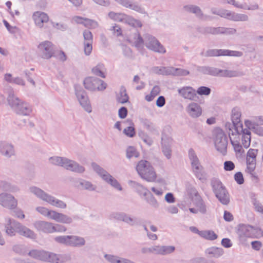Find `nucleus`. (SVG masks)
Segmentation results:
<instances>
[{"instance_id": "f257e3e1", "label": "nucleus", "mask_w": 263, "mask_h": 263, "mask_svg": "<svg viewBox=\"0 0 263 263\" xmlns=\"http://www.w3.org/2000/svg\"><path fill=\"white\" fill-rule=\"evenodd\" d=\"M136 170L139 175L148 181L153 182L156 179V172L153 167L147 161H140L137 165Z\"/></svg>"}, {"instance_id": "f03ea898", "label": "nucleus", "mask_w": 263, "mask_h": 263, "mask_svg": "<svg viewBox=\"0 0 263 263\" xmlns=\"http://www.w3.org/2000/svg\"><path fill=\"white\" fill-rule=\"evenodd\" d=\"M241 112L238 107H235L231 110V135L239 136L243 132V125L241 120Z\"/></svg>"}, {"instance_id": "7ed1b4c3", "label": "nucleus", "mask_w": 263, "mask_h": 263, "mask_svg": "<svg viewBox=\"0 0 263 263\" xmlns=\"http://www.w3.org/2000/svg\"><path fill=\"white\" fill-rule=\"evenodd\" d=\"M213 191L217 198L224 204L229 202L228 192L222 185L221 182L217 179H213L211 182Z\"/></svg>"}, {"instance_id": "20e7f679", "label": "nucleus", "mask_w": 263, "mask_h": 263, "mask_svg": "<svg viewBox=\"0 0 263 263\" xmlns=\"http://www.w3.org/2000/svg\"><path fill=\"white\" fill-rule=\"evenodd\" d=\"M83 84L86 89L91 91H103L107 86V84L104 81L92 77L85 78Z\"/></svg>"}, {"instance_id": "39448f33", "label": "nucleus", "mask_w": 263, "mask_h": 263, "mask_svg": "<svg viewBox=\"0 0 263 263\" xmlns=\"http://www.w3.org/2000/svg\"><path fill=\"white\" fill-rule=\"evenodd\" d=\"M52 163L53 164L61 165L67 170L81 173L84 172L83 167L79 166L76 163L71 160L61 157H55L51 158Z\"/></svg>"}, {"instance_id": "423d86ee", "label": "nucleus", "mask_w": 263, "mask_h": 263, "mask_svg": "<svg viewBox=\"0 0 263 263\" xmlns=\"http://www.w3.org/2000/svg\"><path fill=\"white\" fill-rule=\"evenodd\" d=\"M54 44L49 41L42 42L37 46L38 53L44 59H49L54 56Z\"/></svg>"}, {"instance_id": "0eeeda50", "label": "nucleus", "mask_w": 263, "mask_h": 263, "mask_svg": "<svg viewBox=\"0 0 263 263\" xmlns=\"http://www.w3.org/2000/svg\"><path fill=\"white\" fill-rule=\"evenodd\" d=\"M8 100L10 105L16 108L19 114L27 115L31 112V109L28 105L26 103L21 101L14 95H10L8 98Z\"/></svg>"}, {"instance_id": "6e6552de", "label": "nucleus", "mask_w": 263, "mask_h": 263, "mask_svg": "<svg viewBox=\"0 0 263 263\" xmlns=\"http://www.w3.org/2000/svg\"><path fill=\"white\" fill-rule=\"evenodd\" d=\"M258 150L257 149L250 148L246 154V172L254 176V171L256 165V157Z\"/></svg>"}, {"instance_id": "1a4fd4ad", "label": "nucleus", "mask_w": 263, "mask_h": 263, "mask_svg": "<svg viewBox=\"0 0 263 263\" xmlns=\"http://www.w3.org/2000/svg\"><path fill=\"white\" fill-rule=\"evenodd\" d=\"M31 192L43 200L47 201L52 205L60 208H66V205L63 201L57 200L53 197L47 195L40 189L35 187H32L31 189Z\"/></svg>"}, {"instance_id": "9d476101", "label": "nucleus", "mask_w": 263, "mask_h": 263, "mask_svg": "<svg viewBox=\"0 0 263 263\" xmlns=\"http://www.w3.org/2000/svg\"><path fill=\"white\" fill-rule=\"evenodd\" d=\"M36 228L44 233H51L55 232H64L66 228L60 224H55L46 221H40L36 224Z\"/></svg>"}, {"instance_id": "9b49d317", "label": "nucleus", "mask_w": 263, "mask_h": 263, "mask_svg": "<svg viewBox=\"0 0 263 263\" xmlns=\"http://www.w3.org/2000/svg\"><path fill=\"white\" fill-rule=\"evenodd\" d=\"M94 170L98 173L102 178L108 183H110L112 186L119 191L122 190V187L119 182L114 179L111 176L103 170L99 165L96 164H92Z\"/></svg>"}, {"instance_id": "f8f14e48", "label": "nucleus", "mask_w": 263, "mask_h": 263, "mask_svg": "<svg viewBox=\"0 0 263 263\" xmlns=\"http://www.w3.org/2000/svg\"><path fill=\"white\" fill-rule=\"evenodd\" d=\"M0 204L5 208L13 209L16 207L17 201L12 195L2 193L0 194Z\"/></svg>"}, {"instance_id": "ddd939ff", "label": "nucleus", "mask_w": 263, "mask_h": 263, "mask_svg": "<svg viewBox=\"0 0 263 263\" xmlns=\"http://www.w3.org/2000/svg\"><path fill=\"white\" fill-rule=\"evenodd\" d=\"M146 46L148 49L156 52L164 53L166 52L164 46L155 37L152 36L147 37Z\"/></svg>"}, {"instance_id": "4468645a", "label": "nucleus", "mask_w": 263, "mask_h": 263, "mask_svg": "<svg viewBox=\"0 0 263 263\" xmlns=\"http://www.w3.org/2000/svg\"><path fill=\"white\" fill-rule=\"evenodd\" d=\"M32 19L36 26L39 28H42L44 26V24L49 21V17L47 13L37 11L33 13Z\"/></svg>"}, {"instance_id": "2eb2a0df", "label": "nucleus", "mask_w": 263, "mask_h": 263, "mask_svg": "<svg viewBox=\"0 0 263 263\" xmlns=\"http://www.w3.org/2000/svg\"><path fill=\"white\" fill-rule=\"evenodd\" d=\"M243 0H231V4L235 7L248 10H256L259 9V5L255 2L250 3L248 5L242 3Z\"/></svg>"}, {"instance_id": "dca6fc26", "label": "nucleus", "mask_w": 263, "mask_h": 263, "mask_svg": "<svg viewBox=\"0 0 263 263\" xmlns=\"http://www.w3.org/2000/svg\"><path fill=\"white\" fill-rule=\"evenodd\" d=\"M215 146L217 149L222 153H225L227 151V142L226 136L222 133L217 135L215 140Z\"/></svg>"}, {"instance_id": "f3484780", "label": "nucleus", "mask_w": 263, "mask_h": 263, "mask_svg": "<svg viewBox=\"0 0 263 263\" xmlns=\"http://www.w3.org/2000/svg\"><path fill=\"white\" fill-rule=\"evenodd\" d=\"M178 92L183 98L190 100H194L196 97L195 90L192 87H183L179 89Z\"/></svg>"}, {"instance_id": "a211bd4d", "label": "nucleus", "mask_w": 263, "mask_h": 263, "mask_svg": "<svg viewBox=\"0 0 263 263\" xmlns=\"http://www.w3.org/2000/svg\"><path fill=\"white\" fill-rule=\"evenodd\" d=\"M13 226L17 230V232L21 235L26 237L33 238L35 234L32 231L28 228L22 226L19 222H14Z\"/></svg>"}, {"instance_id": "6ab92c4d", "label": "nucleus", "mask_w": 263, "mask_h": 263, "mask_svg": "<svg viewBox=\"0 0 263 263\" xmlns=\"http://www.w3.org/2000/svg\"><path fill=\"white\" fill-rule=\"evenodd\" d=\"M47 217L57 221L64 223H70L71 221V219L66 215L54 211L50 210Z\"/></svg>"}, {"instance_id": "aec40b11", "label": "nucleus", "mask_w": 263, "mask_h": 263, "mask_svg": "<svg viewBox=\"0 0 263 263\" xmlns=\"http://www.w3.org/2000/svg\"><path fill=\"white\" fill-rule=\"evenodd\" d=\"M187 111L189 114L193 118H197L202 114V108L196 103H191L187 107Z\"/></svg>"}, {"instance_id": "412c9836", "label": "nucleus", "mask_w": 263, "mask_h": 263, "mask_svg": "<svg viewBox=\"0 0 263 263\" xmlns=\"http://www.w3.org/2000/svg\"><path fill=\"white\" fill-rule=\"evenodd\" d=\"M254 231L253 228L250 226L245 224L239 225L237 230V234L240 237H252Z\"/></svg>"}, {"instance_id": "4be33fe9", "label": "nucleus", "mask_w": 263, "mask_h": 263, "mask_svg": "<svg viewBox=\"0 0 263 263\" xmlns=\"http://www.w3.org/2000/svg\"><path fill=\"white\" fill-rule=\"evenodd\" d=\"M231 145L233 147L235 153V156L238 159H242L245 156V151L243 148V147L238 143L237 140L233 141L231 139Z\"/></svg>"}, {"instance_id": "5701e85b", "label": "nucleus", "mask_w": 263, "mask_h": 263, "mask_svg": "<svg viewBox=\"0 0 263 263\" xmlns=\"http://www.w3.org/2000/svg\"><path fill=\"white\" fill-rule=\"evenodd\" d=\"M242 134V144L243 147L245 148H248L250 145L251 143V132L246 129H243L242 133L238 136V135H235L237 136V139L239 140L240 136Z\"/></svg>"}, {"instance_id": "b1692460", "label": "nucleus", "mask_w": 263, "mask_h": 263, "mask_svg": "<svg viewBox=\"0 0 263 263\" xmlns=\"http://www.w3.org/2000/svg\"><path fill=\"white\" fill-rule=\"evenodd\" d=\"M116 99L117 101L121 104H124L128 102L129 97L124 87L122 86L120 87L119 92L116 95Z\"/></svg>"}, {"instance_id": "393cba45", "label": "nucleus", "mask_w": 263, "mask_h": 263, "mask_svg": "<svg viewBox=\"0 0 263 263\" xmlns=\"http://www.w3.org/2000/svg\"><path fill=\"white\" fill-rule=\"evenodd\" d=\"M92 73L97 76H99L102 78H105L106 77V68L102 64H99L91 69Z\"/></svg>"}, {"instance_id": "a878e982", "label": "nucleus", "mask_w": 263, "mask_h": 263, "mask_svg": "<svg viewBox=\"0 0 263 263\" xmlns=\"http://www.w3.org/2000/svg\"><path fill=\"white\" fill-rule=\"evenodd\" d=\"M77 97L79 100L81 105L83 107L85 110L88 112L91 111V107L90 105L88 98L86 96L77 94Z\"/></svg>"}, {"instance_id": "bb28decb", "label": "nucleus", "mask_w": 263, "mask_h": 263, "mask_svg": "<svg viewBox=\"0 0 263 263\" xmlns=\"http://www.w3.org/2000/svg\"><path fill=\"white\" fill-rule=\"evenodd\" d=\"M128 41L136 47H139L143 44V40L139 33H136L134 36L130 37Z\"/></svg>"}, {"instance_id": "cd10ccee", "label": "nucleus", "mask_w": 263, "mask_h": 263, "mask_svg": "<svg viewBox=\"0 0 263 263\" xmlns=\"http://www.w3.org/2000/svg\"><path fill=\"white\" fill-rule=\"evenodd\" d=\"M28 254L33 258L43 261L45 259L44 256L46 255V251L32 250L29 252Z\"/></svg>"}, {"instance_id": "c85d7f7f", "label": "nucleus", "mask_w": 263, "mask_h": 263, "mask_svg": "<svg viewBox=\"0 0 263 263\" xmlns=\"http://www.w3.org/2000/svg\"><path fill=\"white\" fill-rule=\"evenodd\" d=\"M208 55L211 57L229 56L230 51L228 50L213 49L208 52Z\"/></svg>"}, {"instance_id": "c756f323", "label": "nucleus", "mask_w": 263, "mask_h": 263, "mask_svg": "<svg viewBox=\"0 0 263 263\" xmlns=\"http://www.w3.org/2000/svg\"><path fill=\"white\" fill-rule=\"evenodd\" d=\"M44 261H48L52 263L61 262L60 258L55 254L46 251V255L44 256Z\"/></svg>"}, {"instance_id": "7c9ffc66", "label": "nucleus", "mask_w": 263, "mask_h": 263, "mask_svg": "<svg viewBox=\"0 0 263 263\" xmlns=\"http://www.w3.org/2000/svg\"><path fill=\"white\" fill-rule=\"evenodd\" d=\"M206 253L210 257H218L222 254V251L218 248L211 247L206 250Z\"/></svg>"}, {"instance_id": "2f4dec72", "label": "nucleus", "mask_w": 263, "mask_h": 263, "mask_svg": "<svg viewBox=\"0 0 263 263\" xmlns=\"http://www.w3.org/2000/svg\"><path fill=\"white\" fill-rule=\"evenodd\" d=\"M160 92V87L158 86H154L151 91L150 94L145 96V100L148 102L152 101L159 94Z\"/></svg>"}, {"instance_id": "473e14b6", "label": "nucleus", "mask_w": 263, "mask_h": 263, "mask_svg": "<svg viewBox=\"0 0 263 263\" xmlns=\"http://www.w3.org/2000/svg\"><path fill=\"white\" fill-rule=\"evenodd\" d=\"M200 236L205 239L215 240L217 238V235L212 231H201Z\"/></svg>"}, {"instance_id": "72a5a7b5", "label": "nucleus", "mask_w": 263, "mask_h": 263, "mask_svg": "<svg viewBox=\"0 0 263 263\" xmlns=\"http://www.w3.org/2000/svg\"><path fill=\"white\" fill-rule=\"evenodd\" d=\"M249 19L248 16L245 14L231 13V20L234 21H247Z\"/></svg>"}, {"instance_id": "f704fd0d", "label": "nucleus", "mask_w": 263, "mask_h": 263, "mask_svg": "<svg viewBox=\"0 0 263 263\" xmlns=\"http://www.w3.org/2000/svg\"><path fill=\"white\" fill-rule=\"evenodd\" d=\"M139 153L136 149V148L132 146H129L126 149V156L128 158L132 157L138 158L139 157Z\"/></svg>"}, {"instance_id": "c9c22d12", "label": "nucleus", "mask_w": 263, "mask_h": 263, "mask_svg": "<svg viewBox=\"0 0 263 263\" xmlns=\"http://www.w3.org/2000/svg\"><path fill=\"white\" fill-rule=\"evenodd\" d=\"M13 151L12 146L5 143H0V152L6 155H9Z\"/></svg>"}, {"instance_id": "e433bc0d", "label": "nucleus", "mask_w": 263, "mask_h": 263, "mask_svg": "<svg viewBox=\"0 0 263 263\" xmlns=\"http://www.w3.org/2000/svg\"><path fill=\"white\" fill-rule=\"evenodd\" d=\"M116 1L118 2L122 6L133 10L138 11L140 9L139 6L132 4L129 0H116Z\"/></svg>"}, {"instance_id": "4c0bfd02", "label": "nucleus", "mask_w": 263, "mask_h": 263, "mask_svg": "<svg viewBox=\"0 0 263 263\" xmlns=\"http://www.w3.org/2000/svg\"><path fill=\"white\" fill-rule=\"evenodd\" d=\"M7 225H6V233L10 235V236H13V235H14L15 234V233L17 231V230L16 229H14L12 226H11V220L9 218H8L7 219ZM15 228H16L15 227Z\"/></svg>"}, {"instance_id": "58836bf2", "label": "nucleus", "mask_w": 263, "mask_h": 263, "mask_svg": "<svg viewBox=\"0 0 263 263\" xmlns=\"http://www.w3.org/2000/svg\"><path fill=\"white\" fill-rule=\"evenodd\" d=\"M175 249L174 246H162L158 250V252L162 254H166L172 253Z\"/></svg>"}, {"instance_id": "ea45409f", "label": "nucleus", "mask_w": 263, "mask_h": 263, "mask_svg": "<svg viewBox=\"0 0 263 263\" xmlns=\"http://www.w3.org/2000/svg\"><path fill=\"white\" fill-rule=\"evenodd\" d=\"M123 132L127 137H133L136 134L135 129L134 127V124L132 123L131 125L125 128L124 129Z\"/></svg>"}, {"instance_id": "a19ab883", "label": "nucleus", "mask_w": 263, "mask_h": 263, "mask_svg": "<svg viewBox=\"0 0 263 263\" xmlns=\"http://www.w3.org/2000/svg\"><path fill=\"white\" fill-rule=\"evenodd\" d=\"M127 21L128 25L134 27L141 28L142 26V24L139 20L133 17H129Z\"/></svg>"}, {"instance_id": "79ce46f5", "label": "nucleus", "mask_w": 263, "mask_h": 263, "mask_svg": "<svg viewBox=\"0 0 263 263\" xmlns=\"http://www.w3.org/2000/svg\"><path fill=\"white\" fill-rule=\"evenodd\" d=\"M211 91V89L205 86H200L197 90V93L200 96H208Z\"/></svg>"}, {"instance_id": "37998d69", "label": "nucleus", "mask_w": 263, "mask_h": 263, "mask_svg": "<svg viewBox=\"0 0 263 263\" xmlns=\"http://www.w3.org/2000/svg\"><path fill=\"white\" fill-rule=\"evenodd\" d=\"M83 25L86 27L92 28L97 26L98 24L97 22L95 21L85 18Z\"/></svg>"}, {"instance_id": "c03bdc74", "label": "nucleus", "mask_w": 263, "mask_h": 263, "mask_svg": "<svg viewBox=\"0 0 263 263\" xmlns=\"http://www.w3.org/2000/svg\"><path fill=\"white\" fill-rule=\"evenodd\" d=\"M67 238L72 239L71 241L75 245H83L85 243V240L83 238L67 236Z\"/></svg>"}, {"instance_id": "a18cd8bd", "label": "nucleus", "mask_w": 263, "mask_h": 263, "mask_svg": "<svg viewBox=\"0 0 263 263\" xmlns=\"http://www.w3.org/2000/svg\"><path fill=\"white\" fill-rule=\"evenodd\" d=\"M105 257L111 263H122V260L119 259L118 257L111 255H105Z\"/></svg>"}, {"instance_id": "49530a36", "label": "nucleus", "mask_w": 263, "mask_h": 263, "mask_svg": "<svg viewBox=\"0 0 263 263\" xmlns=\"http://www.w3.org/2000/svg\"><path fill=\"white\" fill-rule=\"evenodd\" d=\"M234 179L239 184H242L244 182V178L242 174L239 172L234 175Z\"/></svg>"}, {"instance_id": "de8ad7c7", "label": "nucleus", "mask_w": 263, "mask_h": 263, "mask_svg": "<svg viewBox=\"0 0 263 263\" xmlns=\"http://www.w3.org/2000/svg\"><path fill=\"white\" fill-rule=\"evenodd\" d=\"M84 43H92V35L90 31H85L83 33Z\"/></svg>"}, {"instance_id": "09e8293b", "label": "nucleus", "mask_w": 263, "mask_h": 263, "mask_svg": "<svg viewBox=\"0 0 263 263\" xmlns=\"http://www.w3.org/2000/svg\"><path fill=\"white\" fill-rule=\"evenodd\" d=\"M199 205H200V208H190L189 210L190 211L194 214H196L198 212L200 213H205L206 211V209L204 208L203 206L202 205L201 202L199 203Z\"/></svg>"}, {"instance_id": "8fccbe9b", "label": "nucleus", "mask_w": 263, "mask_h": 263, "mask_svg": "<svg viewBox=\"0 0 263 263\" xmlns=\"http://www.w3.org/2000/svg\"><path fill=\"white\" fill-rule=\"evenodd\" d=\"M111 30L113 34L115 36H119L122 35V29L119 26L115 25L113 26Z\"/></svg>"}, {"instance_id": "3c124183", "label": "nucleus", "mask_w": 263, "mask_h": 263, "mask_svg": "<svg viewBox=\"0 0 263 263\" xmlns=\"http://www.w3.org/2000/svg\"><path fill=\"white\" fill-rule=\"evenodd\" d=\"M92 43H84V52L87 55H89L92 51Z\"/></svg>"}, {"instance_id": "603ef678", "label": "nucleus", "mask_w": 263, "mask_h": 263, "mask_svg": "<svg viewBox=\"0 0 263 263\" xmlns=\"http://www.w3.org/2000/svg\"><path fill=\"white\" fill-rule=\"evenodd\" d=\"M185 8L189 12H193L196 13L197 14H199L200 13V9L196 6H186Z\"/></svg>"}, {"instance_id": "864d4df0", "label": "nucleus", "mask_w": 263, "mask_h": 263, "mask_svg": "<svg viewBox=\"0 0 263 263\" xmlns=\"http://www.w3.org/2000/svg\"><path fill=\"white\" fill-rule=\"evenodd\" d=\"M252 248L256 251H258L262 247V243L260 241L255 240L251 242Z\"/></svg>"}, {"instance_id": "5fc2aeb1", "label": "nucleus", "mask_w": 263, "mask_h": 263, "mask_svg": "<svg viewBox=\"0 0 263 263\" xmlns=\"http://www.w3.org/2000/svg\"><path fill=\"white\" fill-rule=\"evenodd\" d=\"M118 115L120 118L124 119L127 115V110L125 107H121L118 111Z\"/></svg>"}, {"instance_id": "6e6d98bb", "label": "nucleus", "mask_w": 263, "mask_h": 263, "mask_svg": "<svg viewBox=\"0 0 263 263\" xmlns=\"http://www.w3.org/2000/svg\"><path fill=\"white\" fill-rule=\"evenodd\" d=\"M54 56L58 60L60 61L64 62L66 60V55L62 51H59L55 55H54Z\"/></svg>"}, {"instance_id": "4d7b16f0", "label": "nucleus", "mask_w": 263, "mask_h": 263, "mask_svg": "<svg viewBox=\"0 0 263 263\" xmlns=\"http://www.w3.org/2000/svg\"><path fill=\"white\" fill-rule=\"evenodd\" d=\"M255 210L263 214V206L258 201L255 200L253 203Z\"/></svg>"}, {"instance_id": "13d9d810", "label": "nucleus", "mask_w": 263, "mask_h": 263, "mask_svg": "<svg viewBox=\"0 0 263 263\" xmlns=\"http://www.w3.org/2000/svg\"><path fill=\"white\" fill-rule=\"evenodd\" d=\"M36 210L43 215L48 216L50 210L44 207H38L36 208Z\"/></svg>"}, {"instance_id": "bf43d9fd", "label": "nucleus", "mask_w": 263, "mask_h": 263, "mask_svg": "<svg viewBox=\"0 0 263 263\" xmlns=\"http://www.w3.org/2000/svg\"><path fill=\"white\" fill-rule=\"evenodd\" d=\"M192 165L193 169L195 173H198L201 167V165L199 163L198 160L192 162Z\"/></svg>"}, {"instance_id": "052dcab7", "label": "nucleus", "mask_w": 263, "mask_h": 263, "mask_svg": "<svg viewBox=\"0 0 263 263\" xmlns=\"http://www.w3.org/2000/svg\"><path fill=\"white\" fill-rule=\"evenodd\" d=\"M165 103V99L163 96H160L156 101V105L159 107L163 106Z\"/></svg>"}, {"instance_id": "680f3d73", "label": "nucleus", "mask_w": 263, "mask_h": 263, "mask_svg": "<svg viewBox=\"0 0 263 263\" xmlns=\"http://www.w3.org/2000/svg\"><path fill=\"white\" fill-rule=\"evenodd\" d=\"M253 132L260 136H263L262 127L259 126L258 125H257L255 127H254V130Z\"/></svg>"}, {"instance_id": "e2e57ef3", "label": "nucleus", "mask_w": 263, "mask_h": 263, "mask_svg": "<svg viewBox=\"0 0 263 263\" xmlns=\"http://www.w3.org/2000/svg\"><path fill=\"white\" fill-rule=\"evenodd\" d=\"M165 200L168 203H173L175 202V198L172 193H167L165 196Z\"/></svg>"}, {"instance_id": "0e129e2a", "label": "nucleus", "mask_w": 263, "mask_h": 263, "mask_svg": "<svg viewBox=\"0 0 263 263\" xmlns=\"http://www.w3.org/2000/svg\"><path fill=\"white\" fill-rule=\"evenodd\" d=\"M243 55V52L240 51L231 50V57H241Z\"/></svg>"}, {"instance_id": "69168bd1", "label": "nucleus", "mask_w": 263, "mask_h": 263, "mask_svg": "<svg viewBox=\"0 0 263 263\" xmlns=\"http://www.w3.org/2000/svg\"><path fill=\"white\" fill-rule=\"evenodd\" d=\"M189 157L192 162L198 160L197 156L195 155L194 151L192 149H191L189 151Z\"/></svg>"}, {"instance_id": "338daca9", "label": "nucleus", "mask_w": 263, "mask_h": 263, "mask_svg": "<svg viewBox=\"0 0 263 263\" xmlns=\"http://www.w3.org/2000/svg\"><path fill=\"white\" fill-rule=\"evenodd\" d=\"M245 123L247 127H248L250 129H252L253 131L254 130V127L257 125L252 123L250 120L245 121Z\"/></svg>"}, {"instance_id": "774afa93", "label": "nucleus", "mask_w": 263, "mask_h": 263, "mask_svg": "<svg viewBox=\"0 0 263 263\" xmlns=\"http://www.w3.org/2000/svg\"><path fill=\"white\" fill-rule=\"evenodd\" d=\"M222 245L226 248L230 247V240L228 238H224L221 241Z\"/></svg>"}]
</instances>
